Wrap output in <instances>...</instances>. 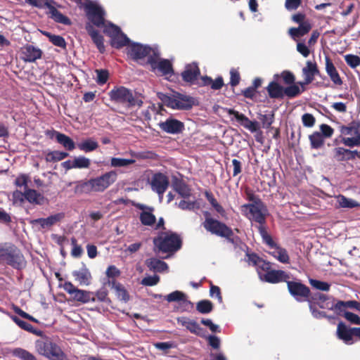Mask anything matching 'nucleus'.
Segmentation results:
<instances>
[{
	"mask_svg": "<svg viewBox=\"0 0 360 360\" xmlns=\"http://www.w3.org/2000/svg\"><path fill=\"white\" fill-rule=\"evenodd\" d=\"M13 354L22 360H37L32 354L20 348L15 349L13 351Z\"/></svg>",
	"mask_w": 360,
	"mask_h": 360,
	"instance_id": "nucleus-51",
	"label": "nucleus"
},
{
	"mask_svg": "<svg viewBox=\"0 0 360 360\" xmlns=\"http://www.w3.org/2000/svg\"><path fill=\"white\" fill-rule=\"evenodd\" d=\"M44 34L49 37L50 41H51L52 44L55 46L61 48H64L65 46L66 43L65 41V39L59 35L51 34L48 32L44 33Z\"/></svg>",
	"mask_w": 360,
	"mask_h": 360,
	"instance_id": "nucleus-49",
	"label": "nucleus"
},
{
	"mask_svg": "<svg viewBox=\"0 0 360 360\" xmlns=\"http://www.w3.org/2000/svg\"><path fill=\"white\" fill-rule=\"evenodd\" d=\"M311 24L309 21L301 23L298 27H291L288 30V34L291 38L297 41L298 38L307 34L311 29Z\"/></svg>",
	"mask_w": 360,
	"mask_h": 360,
	"instance_id": "nucleus-23",
	"label": "nucleus"
},
{
	"mask_svg": "<svg viewBox=\"0 0 360 360\" xmlns=\"http://www.w3.org/2000/svg\"><path fill=\"white\" fill-rule=\"evenodd\" d=\"M326 70L334 84L338 85L342 84V80L336 70V68L328 58H326Z\"/></svg>",
	"mask_w": 360,
	"mask_h": 360,
	"instance_id": "nucleus-33",
	"label": "nucleus"
},
{
	"mask_svg": "<svg viewBox=\"0 0 360 360\" xmlns=\"http://www.w3.org/2000/svg\"><path fill=\"white\" fill-rule=\"evenodd\" d=\"M202 84L204 85H210L213 89H219L224 85L223 79L221 77H218L215 80H212V78L205 77L202 78Z\"/></svg>",
	"mask_w": 360,
	"mask_h": 360,
	"instance_id": "nucleus-48",
	"label": "nucleus"
},
{
	"mask_svg": "<svg viewBox=\"0 0 360 360\" xmlns=\"http://www.w3.org/2000/svg\"><path fill=\"white\" fill-rule=\"evenodd\" d=\"M309 140L313 148H319L324 142L323 136L318 131L314 132L309 136Z\"/></svg>",
	"mask_w": 360,
	"mask_h": 360,
	"instance_id": "nucleus-47",
	"label": "nucleus"
},
{
	"mask_svg": "<svg viewBox=\"0 0 360 360\" xmlns=\"http://www.w3.org/2000/svg\"><path fill=\"white\" fill-rule=\"evenodd\" d=\"M127 49L128 54L136 60L148 57V61L149 62V59L152 58L153 56H157L158 55V50L157 48H150L140 44H129Z\"/></svg>",
	"mask_w": 360,
	"mask_h": 360,
	"instance_id": "nucleus-11",
	"label": "nucleus"
},
{
	"mask_svg": "<svg viewBox=\"0 0 360 360\" xmlns=\"http://www.w3.org/2000/svg\"><path fill=\"white\" fill-rule=\"evenodd\" d=\"M159 55L160 53L158 52L157 56H153V57L149 59V63L151 68L154 70H157L162 75H171L173 72L171 63L166 59H160Z\"/></svg>",
	"mask_w": 360,
	"mask_h": 360,
	"instance_id": "nucleus-15",
	"label": "nucleus"
},
{
	"mask_svg": "<svg viewBox=\"0 0 360 360\" xmlns=\"http://www.w3.org/2000/svg\"><path fill=\"white\" fill-rule=\"evenodd\" d=\"M140 220L145 226H151L155 222V217L152 213V210H143L140 215Z\"/></svg>",
	"mask_w": 360,
	"mask_h": 360,
	"instance_id": "nucleus-42",
	"label": "nucleus"
},
{
	"mask_svg": "<svg viewBox=\"0 0 360 360\" xmlns=\"http://www.w3.org/2000/svg\"><path fill=\"white\" fill-rule=\"evenodd\" d=\"M340 132L344 136L342 143L348 147L360 146V123H354L349 127H342Z\"/></svg>",
	"mask_w": 360,
	"mask_h": 360,
	"instance_id": "nucleus-9",
	"label": "nucleus"
},
{
	"mask_svg": "<svg viewBox=\"0 0 360 360\" xmlns=\"http://www.w3.org/2000/svg\"><path fill=\"white\" fill-rule=\"evenodd\" d=\"M160 98L167 106L173 109L187 110L194 103L191 97L176 92L170 95L162 94Z\"/></svg>",
	"mask_w": 360,
	"mask_h": 360,
	"instance_id": "nucleus-2",
	"label": "nucleus"
},
{
	"mask_svg": "<svg viewBox=\"0 0 360 360\" xmlns=\"http://www.w3.org/2000/svg\"><path fill=\"white\" fill-rule=\"evenodd\" d=\"M197 309L202 314H207L212 311V304L208 300H202L198 303Z\"/></svg>",
	"mask_w": 360,
	"mask_h": 360,
	"instance_id": "nucleus-54",
	"label": "nucleus"
},
{
	"mask_svg": "<svg viewBox=\"0 0 360 360\" xmlns=\"http://www.w3.org/2000/svg\"><path fill=\"white\" fill-rule=\"evenodd\" d=\"M289 278L288 275L282 270H269L266 274L259 273L261 281L271 283L286 281Z\"/></svg>",
	"mask_w": 360,
	"mask_h": 360,
	"instance_id": "nucleus-16",
	"label": "nucleus"
},
{
	"mask_svg": "<svg viewBox=\"0 0 360 360\" xmlns=\"http://www.w3.org/2000/svg\"><path fill=\"white\" fill-rule=\"evenodd\" d=\"M308 300L312 301L314 305H318L321 309H335V304L323 294L316 293Z\"/></svg>",
	"mask_w": 360,
	"mask_h": 360,
	"instance_id": "nucleus-22",
	"label": "nucleus"
},
{
	"mask_svg": "<svg viewBox=\"0 0 360 360\" xmlns=\"http://www.w3.org/2000/svg\"><path fill=\"white\" fill-rule=\"evenodd\" d=\"M204 227L207 231L219 236L229 238L232 235V231L230 228L212 218L205 219Z\"/></svg>",
	"mask_w": 360,
	"mask_h": 360,
	"instance_id": "nucleus-13",
	"label": "nucleus"
},
{
	"mask_svg": "<svg viewBox=\"0 0 360 360\" xmlns=\"http://www.w3.org/2000/svg\"><path fill=\"white\" fill-rule=\"evenodd\" d=\"M177 323L186 328L187 330L194 334H199L200 333V327L193 320H191L186 317H179L177 319Z\"/></svg>",
	"mask_w": 360,
	"mask_h": 360,
	"instance_id": "nucleus-31",
	"label": "nucleus"
},
{
	"mask_svg": "<svg viewBox=\"0 0 360 360\" xmlns=\"http://www.w3.org/2000/svg\"><path fill=\"white\" fill-rule=\"evenodd\" d=\"M311 47L309 46L308 44L304 43V41H298L297 43V51L299 52L303 57L307 58L311 53Z\"/></svg>",
	"mask_w": 360,
	"mask_h": 360,
	"instance_id": "nucleus-50",
	"label": "nucleus"
},
{
	"mask_svg": "<svg viewBox=\"0 0 360 360\" xmlns=\"http://www.w3.org/2000/svg\"><path fill=\"white\" fill-rule=\"evenodd\" d=\"M134 162L135 160L134 159H125L120 158H112L110 159V166L112 167H127Z\"/></svg>",
	"mask_w": 360,
	"mask_h": 360,
	"instance_id": "nucleus-45",
	"label": "nucleus"
},
{
	"mask_svg": "<svg viewBox=\"0 0 360 360\" xmlns=\"http://www.w3.org/2000/svg\"><path fill=\"white\" fill-rule=\"evenodd\" d=\"M356 151H351L344 148H336L334 150V157L338 161H342L345 160H349L354 157L353 153H356Z\"/></svg>",
	"mask_w": 360,
	"mask_h": 360,
	"instance_id": "nucleus-38",
	"label": "nucleus"
},
{
	"mask_svg": "<svg viewBox=\"0 0 360 360\" xmlns=\"http://www.w3.org/2000/svg\"><path fill=\"white\" fill-rule=\"evenodd\" d=\"M185 297V294L181 291H174L166 296V300L169 302H177L178 303Z\"/></svg>",
	"mask_w": 360,
	"mask_h": 360,
	"instance_id": "nucleus-59",
	"label": "nucleus"
},
{
	"mask_svg": "<svg viewBox=\"0 0 360 360\" xmlns=\"http://www.w3.org/2000/svg\"><path fill=\"white\" fill-rule=\"evenodd\" d=\"M345 60L348 65L352 68H355L360 65V58L355 55H346Z\"/></svg>",
	"mask_w": 360,
	"mask_h": 360,
	"instance_id": "nucleus-58",
	"label": "nucleus"
},
{
	"mask_svg": "<svg viewBox=\"0 0 360 360\" xmlns=\"http://www.w3.org/2000/svg\"><path fill=\"white\" fill-rule=\"evenodd\" d=\"M25 198L30 203L41 205L44 202V196L34 189L26 188L24 191Z\"/></svg>",
	"mask_w": 360,
	"mask_h": 360,
	"instance_id": "nucleus-32",
	"label": "nucleus"
},
{
	"mask_svg": "<svg viewBox=\"0 0 360 360\" xmlns=\"http://www.w3.org/2000/svg\"><path fill=\"white\" fill-rule=\"evenodd\" d=\"M111 101L117 103H126L129 105H141L143 103L132 91L124 86L115 87L109 92Z\"/></svg>",
	"mask_w": 360,
	"mask_h": 360,
	"instance_id": "nucleus-3",
	"label": "nucleus"
},
{
	"mask_svg": "<svg viewBox=\"0 0 360 360\" xmlns=\"http://www.w3.org/2000/svg\"><path fill=\"white\" fill-rule=\"evenodd\" d=\"M288 288L290 293L300 302L304 301L309 297V289L299 282L288 281Z\"/></svg>",
	"mask_w": 360,
	"mask_h": 360,
	"instance_id": "nucleus-14",
	"label": "nucleus"
},
{
	"mask_svg": "<svg viewBox=\"0 0 360 360\" xmlns=\"http://www.w3.org/2000/svg\"><path fill=\"white\" fill-rule=\"evenodd\" d=\"M65 217L63 212L56 213L46 218H39L32 221L33 224L39 225L42 229H48L60 222Z\"/></svg>",
	"mask_w": 360,
	"mask_h": 360,
	"instance_id": "nucleus-19",
	"label": "nucleus"
},
{
	"mask_svg": "<svg viewBox=\"0 0 360 360\" xmlns=\"http://www.w3.org/2000/svg\"><path fill=\"white\" fill-rule=\"evenodd\" d=\"M13 354L22 360H37L32 354L20 348L15 349L13 351Z\"/></svg>",
	"mask_w": 360,
	"mask_h": 360,
	"instance_id": "nucleus-52",
	"label": "nucleus"
},
{
	"mask_svg": "<svg viewBox=\"0 0 360 360\" xmlns=\"http://www.w3.org/2000/svg\"><path fill=\"white\" fill-rule=\"evenodd\" d=\"M103 32L111 38V45L113 47L120 48L126 45H129V39L121 32L120 27L117 26L108 22V25L105 26Z\"/></svg>",
	"mask_w": 360,
	"mask_h": 360,
	"instance_id": "nucleus-10",
	"label": "nucleus"
},
{
	"mask_svg": "<svg viewBox=\"0 0 360 360\" xmlns=\"http://www.w3.org/2000/svg\"><path fill=\"white\" fill-rule=\"evenodd\" d=\"M337 335L345 344L352 345L354 343L353 337L355 335L354 328H348L343 323H340L338 325Z\"/></svg>",
	"mask_w": 360,
	"mask_h": 360,
	"instance_id": "nucleus-21",
	"label": "nucleus"
},
{
	"mask_svg": "<svg viewBox=\"0 0 360 360\" xmlns=\"http://www.w3.org/2000/svg\"><path fill=\"white\" fill-rule=\"evenodd\" d=\"M195 201L183 198L178 203V207L183 210H192L195 207Z\"/></svg>",
	"mask_w": 360,
	"mask_h": 360,
	"instance_id": "nucleus-56",
	"label": "nucleus"
},
{
	"mask_svg": "<svg viewBox=\"0 0 360 360\" xmlns=\"http://www.w3.org/2000/svg\"><path fill=\"white\" fill-rule=\"evenodd\" d=\"M86 29L99 51L101 53H103L105 51V46L103 44V36L100 34L90 24L86 25Z\"/></svg>",
	"mask_w": 360,
	"mask_h": 360,
	"instance_id": "nucleus-28",
	"label": "nucleus"
},
{
	"mask_svg": "<svg viewBox=\"0 0 360 360\" xmlns=\"http://www.w3.org/2000/svg\"><path fill=\"white\" fill-rule=\"evenodd\" d=\"M259 119L262 123L263 127L267 129L270 127L274 122V115L271 113L261 115Z\"/></svg>",
	"mask_w": 360,
	"mask_h": 360,
	"instance_id": "nucleus-63",
	"label": "nucleus"
},
{
	"mask_svg": "<svg viewBox=\"0 0 360 360\" xmlns=\"http://www.w3.org/2000/svg\"><path fill=\"white\" fill-rule=\"evenodd\" d=\"M229 115H233L236 120L243 125L245 129L251 132H255L259 129L258 123L255 121H251L243 114L238 112L233 109H227Z\"/></svg>",
	"mask_w": 360,
	"mask_h": 360,
	"instance_id": "nucleus-17",
	"label": "nucleus"
},
{
	"mask_svg": "<svg viewBox=\"0 0 360 360\" xmlns=\"http://www.w3.org/2000/svg\"><path fill=\"white\" fill-rule=\"evenodd\" d=\"M343 308L356 309V310L360 311V302H358L354 300H351L347 302L338 301L335 303V310L341 311Z\"/></svg>",
	"mask_w": 360,
	"mask_h": 360,
	"instance_id": "nucleus-43",
	"label": "nucleus"
},
{
	"mask_svg": "<svg viewBox=\"0 0 360 360\" xmlns=\"http://www.w3.org/2000/svg\"><path fill=\"white\" fill-rule=\"evenodd\" d=\"M112 288L115 290L116 295L120 300L127 302L129 299V296L125 290V288L118 283L113 282Z\"/></svg>",
	"mask_w": 360,
	"mask_h": 360,
	"instance_id": "nucleus-46",
	"label": "nucleus"
},
{
	"mask_svg": "<svg viewBox=\"0 0 360 360\" xmlns=\"http://www.w3.org/2000/svg\"><path fill=\"white\" fill-rule=\"evenodd\" d=\"M0 264L21 269L25 266V260L20 250L15 245L4 243L0 244Z\"/></svg>",
	"mask_w": 360,
	"mask_h": 360,
	"instance_id": "nucleus-1",
	"label": "nucleus"
},
{
	"mask_svg": "<svg viewBox=\"0 0 360 360\" xmlns=\"http://www.w3.org/2000/svg\"><path fill=\"white\" fill-rule=\"evenodd\" d=\"M77 146L81 150L88 153L96 150L98 144L96 141L89 139L79 143Z\"/></svg>",
	"mask_w": 360,
	"mask_h": 360,
	"instance_id": "nucleus-41",
	"label": "nucleus"
},
{
	"mask_svg": "<svg viewBox=\"0 0 360 360\" xmlns=\"http://www.w3.org/2000/svg\"><path fill=\"white\" fill-rule=\"evenodd\" d=\"M47 8L49 9V13L51 15V18H53L56 22L63 23L65 25H68L70 23V20L63 15L57 9H56L53 6H51V3L49 4V6Z\"/></svg>",
	"mask_w": 360,
	"mask_h": 360,
	"instance_id": "nucleus-40",
	"label": "nucleus"
},
{
	"mask_svg": "<svg viewBox=\"0 0 360 360\" xmlns=\"http://www.w3.org/2000/svg\"><path fill=\"white\" fill-rule=\"evenodd\" d=\"M309 283L312 287L320 290L328 291L330 289V285L326 282L310 278Z\"/></svg>",
	"mask_w": 360,
	"mask_h": 360,
	"instance_id": "nucleus-55",
	"label": "nucleus"
},
{
	"mask_svg": "<svg viewBox=\"0 0 360 360\" xmlns=\"http://www.w3.org/2000/svg\"><path fill=\"white\" fill-rule=\"evenodd\" d=\"M68 156V153L54 150L47 153L45 159L47 162H57L63 160Z\"/></svg>",
	"mask_w": 360,
	"mask_h": 360,
	"instance_id": "nucleus-44",
	"label": "nucleus"
},
{
	"mask_svg": "<svg viewBox=\"0 0 360 360\" xmlns=\"http://www.w3.org/2000/svg\"><path fill=\"white\" fill-rule=\"evenodd\" d=\"M256 267L258 275L259 276V273L266 274L270 270L271 264L261 259Z\"/></svg>",
	"mask_w": 360,
	"mask_h": 360,
	"instance_id": "nucleus-62",
	"label": "nucleus"
},
{
	"mask_svg": "<svg viewBox=\"0 0 360 360\" xmlns=\"http://www.w3.org/2000/svg\"><path fill=\"white\" fill-rule=\"evenodd\" d=\"M241 212L250 220L255 221L259 224H262L265 221L266 209L260 200H255L253 203L242 205Z\"/></svg>",
	"mask_w": 360,
	"mask_h": 360,
	"instance_id": "nucleus-4",
	"label": "nucleus"
},
{
	"mask_svg": "<svg viewBox=\"0 0 360 360\" xmlns=\"http://www.w3.org/2000/svg\"><path fill=\"white\" fill-rule=\"evenodd\" d=\"M154 244L162 252H175L181 247V240L176 234L165 233L154 239Z\"/></svg>",
	"mask_w": 360,
	"mask_h": 360,
	"instance_id": "nucleus-5",
	"label": "nucleus"
},
{
	"mask_svg": "<svg viewBox=\"0 0 360 360\" xmlns=\"http://www.w3.org/2000/svg\"><path fill=\"white\" fill-rule=\"evenodd\" d=\"M146 264L150 270L155 272H165L168 269L167 264L158 259L150 258L146 260Z\"/></svg>",
	"mask_w": 360,
	"mask_h": 360,
	"instance_id": "nucleus-30",
	"label": "nucleus"
},
{
	"mask_svg": "<svg viewBox=\"0 0 360 360\" xmlns=\"http://www.w3.org/2000/svg\"><path fill=\"white\" fill-rule=\"evenodd\" d=\"M88 19L96 26L105 28L108 25L104 20V11L103 8L96 2L86 1L82 4Z\"/></svg>",
	"mask_w": 360,
	"mask_h": 360,
	"instance_id": "nucleus-8",
	"label": "nucleus"
},
{
	"mask_svg": "<svg viewBox=\"0 0 360 360\" xmlns=\"http://www.w3.org/2000/svg\"><path fill=\"white\" fill-rule=\"evenodd\" d=\"M338 207L341 208H354L360 206V204L352 199L346 198L345 195H339L335 197Z\"/></svg>",
	"mask_w": 360,
	"mask_h": 360,
	"instance_id": "nucleus-36",
	"label": "nucleus"
},
{
	"mask_svg": "<svg viewBox=\"0 0 360 360\" xmlns=\"http://www.w3.org/2000/svg\"><path fill=\"white\" fill-rule=\"evenodd\" d=\"M304 86L298 84H291L289 86L284 89V94L290 98H293L300 94L304 90Z\"/></svg>",
	"mask_w": 360,
	"mask_h": 360,
	"instance_id": "nucleus-39",
	"label": "nucleus"
},
{
	"mask_svg": "<svg viewBox=\"0 0 360 360\" xmlns=\"http://www.w3.org/2000/svg\"><path fill=\"white\" fill-rule=\"evenodd\" d=\"M274 258L283 264L289 263V256L285 249L275 245L269 251Z\"/></svg>",
	"mask_w": 360,
	"mask_h": 360,
	"instance_id": "nucleus-29",
	"label": "nucleus"
},
{
	"mask_svg": "<svg viewBox=\"0 0 360 360\" xmlns=\"http://www.w3.org/2000/svg\"><path fill=\"white\" fill-rule=\"evenodd\" d=\"M317 72L318 70L316 63L310 60L307 61L306 66L302 69L304 82H299V84L302 86H304L311 83Z\"/></svg>",
	"mask_w": 360,
	"mask_h": 360,
	"instance_id": "nucleus-24",
	"label": "nucleus"
},
{
	"mask_svg": "<svg viewBox=\"0 0 360 360\" xmlns=\"http://www.w3.org/2000/svg\"><path fill=\"white\" fill-rule=\"evenodd\" d=\"M168 180L165 175L158 173L154 174L150 181L152 189L159 195H162L168 186Z\"/></svg>",
	"mask_w": 360,
	"mask_h": 360,
	"instance_id": "nucleus-18",
	"label": "nucleus"
},
{
	"mask_svg": "<svg viewBox=\"0 0 360 360\" xmlns=\"http://www.w3.org/2000/svg\"><path fill=\"white\" fill-rule=\"evenodd\" d=\"M205 197L207 199V200L210 202V203L212 205V206L215 209V210L222 214L224 212L223 207L217 202V200L214 198L213 195L210 193V192L206 191Z\"/></svg>",
	"mask_w": 360,
	"mask_h": 360,
	"instance_id": "nucleus-57",
	"label": "nucleus"
},
{
	"mask_svg": "<svg viewBox=\"0 0 360 360\" xmlns=\"http://www.w3.org/2000/svg\"><path fill=\"white\" fill-rule=\"evenodd\" d=\"M36 348L39 354L50 360H66L60 348L51 341H37Z\"/></svg>",
	"mask_w": 360,
	"mask_h": 360,
	"instance_id": "nucleus-7",
	"label": "nucleus"
},
{
	"mask_svg": "<svg viewBox=\"0 0 360 360\" xmlns=\"http://www.w3.org/2000/svg\"><path fill=\"white\" fill-rule=\"evenodd\" d=\"M200 75V70L195 63L187 65L185 70L181 73L185 82L194 83Z\"/></svg>",
	"mask_w": 360,
	"mask_h": 360,
	"instance_id": "nucleus-25",
	"label": "nucleus"
},
{
	"mask_svg": "<svg viewBox=\"0 0 360 360\" xmlns=\"http://www.w3.org/2000/svg\"><path fill=\"white\" fill-rule=\"evenodd\" d=\"M11 319L21 328L27 330L31 331L33 328L32 326L24 321L20 320L19 318H18L15 316H11Z\"/></svg>",
	"mask_w": 360,
	"mask_h": 360,
	"instance_id": "nucleus-64",
	"label": "nucleus"
},
{
	"mask_svg": "<svg viewBox=\"0 0 360 360\" xmlns=\"http://www.w3.org/2000/svg\"><path fill=\"white\" fill-rule=\"evenodd\" d=\"M159 281L160 277L158 276H149L142 279L141 284L146 286H153L158 284Z\"/></svg>",
	"mask_w": 360,
	"mask_h": 360,
	"instance_id": "nucleus-61",
	"label": "nucleus"
},
{
	"mask_svg": "<svg viewBox=\"0 0 360 360\" xmlns=\"http://www.w3.org/2000/svg\"><path fill=\"white\" fill-rule=\"evenodd\" d=\"M55 137L57 141L60 143L65 148L72 150L75 148L74 141L65 134L55 131Z\"/></svg>",
	"mask_w": 360,
	"mask_h": 360,
	"instance_id": "nucleus-37",
	"label": "nucleus"
},
{
	"mask_svg": "<svg viewBox=\"0 0 360 360\" xmlns=\"http://www.w3.org/2000/svg\"><path fill=\"white\" fill-rule=\"evenodd\" d=\"M72 276L80 285H89L91 283V273L85 266H83L79 270L74 271L72 272Z\"/></svg>",
	"mask_w": 360,
	"mask_h": 360,
	"instance_id": "nucleus-26",
	"label": "nucleus"
},
{
	"mask_svg": "<svg viewBox=\"0 0 360 360\" xmlns=\"http://www.w3.org/2000/svg\"><path fill=\"white\" fill-rule=\"evenodd\" d=\"M117 179V172L112 170L98 177L89 180L84 184V186L89 187L93 191L102 192L115 183Z\"/></svg>",
	"mask_w": 360,
	"mask_h": 360,
	"instance_id": "nucleus-6",
	"label": "nucleus"
},
{
	"mask_svg": "<svg viewBox=\"0 0 360 360\" xmlns=\"http://www.w3.org/2000/svg\"><path fill=\"white\" fill-rule=\"evenodd\" d=\"M266 89L269 96L272 98H282L284 94V88L276 81L270 82Z\"/></svg>",
	"mask_w": 360,
	"mask_h": 360,
	"instance_id": "nucleus-34",
	"label": "nucleus"
},
{
	"mask_svg": "<svg viewBox=\"0 0 360 360\" xmlns=\"http://www.w3.org/2000/svg\"><path fill=\"white\" fill-rule=\"evenodd\" d=\"M160 127L164 131L173 134L181 133L184 129L183 122L172 118L161 122Z\"/></svg>",
	"mask_w": 360,
	"mask_h": 360,
	"instance_id": "nucleus-20",
	"label": "nucleus"
},
{
	"mask_svg": "<svg viewBox=\"0 0 360 360\" xmlns=\"http://www.w3.org/2000/svg\"><path fill=\"white\" fill-rule=\"evenodd\" d=\"M96 82L98 84H104L108 79V72L105 70H96Z\"/></svg>",
	"mask_w": 360,
	"mask_h": 360,
	"instance_id": "nucleus-60",
	"label": "nucleus"
},
{
	"mask_svg": "<svg viewBox=\"0 0 360 360\" xmlns=\"http://www.w3.org/2000/svg\"><path fill=\"white\" fill-rule=\"evenodd\" d=\"M174 190L182 198H188L191 195L190 188L183 181L176 180L173 183Z\"/></svg>",
	"mask_w": 360,
	"mask_h": 360,
	"instance_id": "nucleus-35",
	"label": "nucleus"
},
{
	"mask_svg": "<svg viewBox=\"0 0 360 360\" xmlns=\"http://www.w3.org/2000/svg\"><path fill=\"white\" fill-rule=\"evenodd\" d=\"M63 288L72 296L75 301L82 303H87L91 300L94 301V298L91 297V293L89 291L80 290L75 287L71 282H65L63 285Z\"/></svg>",
	"mask_w": 360,
	"mask_h": 360,
	"instance_id": "nucleus-12",
	"label": "nucleus"
},
{
	"mask_svg": "<svg viewBox=\"0 0 360 360\" xmlns=\"http://www.w3.org/2000/svg\"><path fill=\"white\" fill-rule=\"evenodd\" d=\"M23 58L27 62H34L41 57V51L32 45H27L23 48Z\"/></svg>",
	"mask_w": 360,
	"mask_h": 360,
	"instance_id": "nucleus-27",
	"label": "nucleus"
},
{
	"mask_svg": "<svg viewBox=\"0 0 360 360\" xmlns=\"http://www.w3.org/2000/svg\"><path fill=\"white\" fill-rule=\"evenodd\" d=\"M74 162L75 168L78 169L88 168L91 163L90 160L84 156L75 158Z\"/></svg>",
	"mask_w": 360,
	"mask_h": 360,
	"instance_id": "nucleus-53",
	"label": "nucleus"
}]
</instances>
